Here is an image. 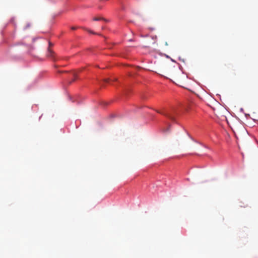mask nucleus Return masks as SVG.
<instances>
[{"instance_id": "obj_2", "label": "nucleus", "mask_w": 258, "mask_h": 258, "mask_svg": "<svg viewBox=\"0 0 258 258\" xmlns=\"http://www.w3.org/2000/svg\"><path fill=\"white\" fill-rule=\"evenodd\" d=\"M157 111V112L166 116V117L169 118L170 119H171L173 121L175 120V117L171 113H169V112L164 113V112H160L159 111Z\"/></svg>"}, {"instance_id": "obj_9", "label": "nucleus", "mask_w": 258, "mask_h": 258, "mask_svg": "<svg viewBox=\"0 0 258 258\" xmlns=\"http://www.w3.org/2000/svg\"><path fill=\"white\" fill-rule=\"evenodd\" d=\"M71 29H72V30H76V27H72L71 28Z\"/></svg>"}, {"instance_id": "obj_8", "label": "nucleus", "mask_w": 258, "mask_h": 258, "mask_svg": "<svg viewBox=\"0 0 258 258\" xmlns=\"http://www.w3.org/2000/svg\"><path fill=\"white\" fill-rule=\"evenodd\" d=\"M110 80L109 79H104V81L105 83H108L109 82Z\"/></svg>"}, {"instance_id": "obj_7", "label": "nucleus", "mask_w": 258, "mask_h": 258, "mask_svg": "<svg viewBox=\"0 0 258 258\" xmlns=\"http://www.w3.org/2000/svg\"><path fill=\"white\" fill-rule=\"evenodd\" d=\"M85 30H87L90 33H91V34H96V33L95 32H93L92 31H91L90 30L87 29H85Z\"/></svg>"}, {"instance_id": "obj_11", "label": "nucleus", "mask_w": 258, "mask_h": 258, "mask_svg": "<svg viewBox=\"0 0 258 258\" xmlns=\"http://www.w3.org/2000/svg\"><path fill=\"white\" fill-rule=\"evenodd\" d=\"M195 143H199L197 141H195Z\"/></svg>"}, {"instance_id": "obj_1", "label": "nucleus", "mask_w": 258, "mask_h": 258, "mask_svg": "<svg viewBox=\"0 0 258 258\" xmlns=\"http://www.w3.org/2000/svg\"><path fill=\"white\" fill-rule=\"evenodd\" d=\"M170 77L177 84L181 85L186 79V77L179 69H172L170 71Z\"/></svg>"}, {"instance_id": "obj_6", "label": "nucleus", "mask_w": 258, "mask_h": 258, "mask_svg": "<svg viewBox=\"0 0 258 258\" xmlns=\"http://www.w3.org/2000/svg\"><path fill=\"white\" fill-rule=\"evenodd\" d=\"M170 131V126H168L166 128L163 129V132H169Z\"/></svg>"}, {"instance_id": "obj_3", "label": "nucleus", "mask_w": 258, "mask_h": 258, "mask_svg": "<svg viewBox=\"0 0 258 258\" xmlns=\"http://www.w3.org/2000/svg\"><path fill=\"white\" fill-rule=\"evenodd\" d=\"M148 40H151V42L149 44H154L156 43V40L154 39L153 37H150L148 38Z\"/></svg>"}, {"instance_id": "obj_5", "label": "nucleus", "mask_w": 258, "mask_h": 258, "mask_svg": "<svg viewBox=\"0 0 258 258\" xmlns=\"http://www.w3.org/2000/svg\"><path fill=\"white\" fill-rule=\"evenodd\" d=\"M239 203V206L241 207H246L247 206V204L244 205V204L242 202H240Z\"/></svg>"}, {"instance_id": "obj_10", "label": "nucleus", "mask_w": 258, "mask_h": 258, "mask_svg": "<svg viewBox=\"0 0 258 258\" xmlns=\"http://www.w3.org/2000/svg\"><path fill=\"white\" fill-rule=\"evenodd\" d=\"M165 44L166 46H168V44L167 42H165Z\"/></svg>"}, {"instance_id": "obj_4", "label": "nucleus", "mask_w": 258, "mask_h": 258, "mask_svg": "<svg viewBox=\"0 0 258 258\" xmlns=\"http://www.w3.org/2000/svg\"><path fill=\"white\" fill-rule=\"evenodd\" d=\"M101 20H104L102 18L100 17H95L93 19L94 21H100Z\"/></svg>"}]
</instances>
